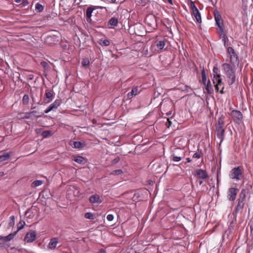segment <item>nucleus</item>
Wrapping results in <instances>:
<instances>
[{
  "label": "nucleus",
  "mask_w": 253,
  "mask_h": 253,
  "mask_svg": "<svg viewBox=\"0 0 253 253\" xmlns=\"http://www.w3.org/2000/svg\"><path fill=\"white\" fill-rule=\"evenodd\" d=\"M233 67L232 64L227 63H223L221 65L223 73L227 79V83L229 85L232 84L235 81V74Z\"/></svg>",
  "instance_id": "obj_1"
},
{
  "label": "nucleus",
  "mask_w": 253,
  "mask_h": 253,
  "mask_svg": "<svg viewBox=\"0 0 253 253\" xmlns=\"http://www.w3.org/2000/svg\"><path fill=\"white\" fill-rule=\"evenodd\" d=\"M224 125V118L220 117L218 123L215 125V132L217 138L219 140L220 144L224 139L225 129L223 128Z\"/></svg>",
  "instance_id": "obj_2"
},
{
  "label": "nucleus",
  "mask_w": 253,
  "mask_h": 253,
  "mask_svg": "<svg viewBox=\"0 0 253 253\" xmlns=\"http://www.w3.org/2000/svg\"><path fill=\"white\" fill-rule=\"evenodd\" d=\"M227 52L229 56L231 64L233 67H238L240 63L239 58L234 49L229 46L227 48Z\"/></svg>",
  "instance_id": "obj_3"
},
{
  "label": "nucleus",
  "mask_w": 253,
  "mask_h": 253,
  "mask_svg": "<svg viewBox=\"0 0 253 253\" xmlns=\"http://www.w3.org/2000/svg\"><path fill=\"white\" fill-rule=\"evenodd\" d=\"M212 82L214 84L215 90L217 92L223 94L224 93V84L222 82V78L220 75H213Z\"/></svg>",
  "instance_id": "obj_4"
},
{
  "label": "nucleus",
  "mask_w": 253,
  "mask_h": 253,
  "mask_svg": "<svg viewBox=\"0 0 253 253\" xmlns=\"http://www.w3.org/2000/svg\"><path fill=\"white\" fill-rule=\"evenodd\" d=\"M246 191L245 189H243L239 195V197L238 199V204L234 210L235 211L236 213L238 212L244 207L246 201Z\"/></svg>",
  "instance_id": "obj_5"
},
{
  "label": "nucleus",
  "mask_w": 253,
  "mask_h": 253,
  "mask_svg": "<svg viewBox=\"0 0 253 253\" xmlns=\"http://www.w3.org/2000/svg\"><path fill=\"white\" fill-rule=\"evenodd\" d=\"M230 177L237 180H240L242 179V172L240 167L234 168L231 170L230 173Z\"/></svg>",
  "instance_id": "obj_6"
},
{
  "label": "nucleus",
  "mask_w": 253,
  "mask_h": 253,
  "mask_svg": "<svg viewBox=\"0 0 253 253\" xmlns=\"http://www.w3.org/2000/svg\"><path fill=\"white\" fill-rule=\"evenodd\" d=\"M231 114L233 118V121L235 123L240 124L242 122L243 119V115L240 111L234 110L231 112Z\"/></svg>",
  "instance_id": "obj_7"
},
{
  "label": "nucleus",
  "mask_w": 253,
  "mask_h": 253,
  "mask_svg": "<svg viewBox=\"0 0 253 253\" xmlns=\"http://www.w3.org/2000/svg\"><path fill=\"white\" fill-rule=\"evenodd\" d=\"M191 8L192 11L193 15L196 19L197 22L198 23H201L202 19L200 13L197 7L192 1L191 2Z\"/></svg>",
  "instance_id": "obj_8"
},
{
  "label": "nucleus",
  "mask_w": 253,
  "mask_h": 253,
  "mask_svg": "<svg viewBox=\"0 0 253 253\" xmlns=\"http://www.w3.org/2000/svg\"><path fill=\"white\" fill-rule=\"evenodd\" d=\"M238 193V189L235 188H230L228 190L227 198L230 201L236 199Z\"/></svg>",
  "instance_id": "obj_9"
},
{
  "label": "nucleus",
  "mask_w": 253,
  "mask_h": 253,
  "mask_svg": "<svg viewBox=\"0 0 253 253\" xmlns=\"http://www.w3.org/2000/svg\"><path fill=\"white\" fill-rule=\"evenodd\" d=\"M36 235V231H30L26 234L25 237V241L28 243L32 242L35 240Z\"/></svg>",
  "instance_id": "obj_10"
},
{
  "label": "nucleus",
  "mask_w": 253,
  "mask_h": 253,
  "mask_svg": "<svg viewBox=\"0 0 253 253\" xmlns=\"http://www.w3.org/2000/svg\"><path fill=\"white\" fill-rule=\"evenodd\" d=\"M214 19L216 22V25L218 26V27H220L223 26V22L221 18V16L219 12L217 10H215L213 12Z\"/></svg>",
  "instance_id": "obj_11"
},
{
  "label": "nucleus",
  "mask_w": 253,
  "mask_h": 253,
  "mask_svg": "<svg viewBox=\"0 0 253 253\" xmlns=\"http://www.w3.org/2000/svg\"><path fill=\"white\" fill-rule=\"evenodd\" d=\"M194 175L198 178H202L203 179L207 178L209 176L207 172L202 169H197L195 171Z\"/></svg>",
  "instance_id": "obj_12"
},
{
  "label": "nucleus",
  "mask_w": 253,
  "mask_h": 253,
  "mask_svg": "<svg viewBox=\"0 0 253 253\" xmlns=\"http://www.w3.org/2000/svg\"><path fill=\"white\" fill-rule=\"evenodd\" d=\"M89 201L91 204H100L103 200L98 194H94L89 197Z\"/></svg>",
  "instance_id": "obj_13"
},
{
  "label": "nucleus",
  "mask_w": 253,
  "mask_h": 253,
  "mask_svg": "<svg viewBox=\"0 0 253 253\" xmlns=\"http://www.w3.org/2000/svg\"><path fill=\"white\" fill-rule=\"evenodd\" d=\"M94 10V8L93 7V6H90L87 8L86 10V16L87 18V22H90L91 21L92 13Z\"/></svg>",
  "instance_id": "obj_14"
},
{
  "label": "nucleus",
  "mask_w": 253,
  "mask_h": 253,
  "mask_svg": "<svg viewBox=\"0 0 253 253\" xmlns=\"http://www.w3.org/2000/svg\"><path fill=\"white\" fill-rule=\"evenodd\" d=\"M138 92V88L137 87H134L132 88L131 91L129 92L127 94V98L130 99H131L133 96H135Z\"/></svg>",
  "instance_id": "obj_15"
},
{
  "label": "nucleus",
  "mask_w": 253,
  "mask_h": 253,
  "mask_svg": "<svg viewBox=\"0 0 253 253\" xmlns=\"http://www.w3.org/2000/svg\"><path fill=\"white\" fill-rule=\"evenodd\" d=\"M58 240L56 238H52L48 244V248L50 249H54L58 243Z\"/></svg>",
  "instance_id": "obj_16"
},
{
  "label": "nucleus",
  "mask_w": 253,
  "mask_h": 253,
  "mask_svg": "<svg viewBox=\"0 0 253 253\" xmlns=\"http://www.w3.org/2000/svg\"><path fill=\"white\" fill-rule=\"evenodd\" d=\"M53 94L51 91H46L45 93V98L44 99L45 103H49L51 101L52 99Z\"/></svg>",
  "instance_id": "obj_17"
},
{
  "label": "nucleus",
  "mask_w": 253,
  "mask_h": 253,
  "mask_svg": "<svg viewBox=\"0 0 253 253\" xmlns=\"http://www.w3.org/2000/svg\"><path fill=\"white\" fill-rule=\"evenodd\" d=\"M85 146L84 143L80 141H75L73 142V147L76 149H82Z\"/></svg>",
  "instance_id": "obj_18"
},
{
  "label": "nucleus",
  "mask_w": 253,
  "mask_h": 253,
  "mask_svg": "<svg viewBox=\"0 0 253 253\" xmlns=\"http://www.w3.org/2000/svg\"><path fill=\"white\" fill-rule=\"evenodd\" d=\"M16 234V232H15L13 233L9 234L8 235L4 236L1 237V239H2L5 242H8L10 241L11 239H12L14 237V236Z\"/></svg>",
  "instance_id": "obj_19"
},
{
  "label": "nucleus",
  "mask_w": 253,
  "mask_h": 253,
  "mask_svg": "<svg viewBox=\"0 0 253 253\" xmlns=\"http://www.w3.org/2000/svg\"><path fill=\"white\" fill-rule=\"evenodd\" d=\"M118 24V20L117 18L112 17L108 21V25L114 27L117 26Z\"/></svg>",
  "instance_id": "obj_20"
},
{
  "label": "nucleus",
  "mask_w": 253,
  "mask_h": 253,
  "mask_svg": "<svg viewBox=\"0 0 253 253\" xmlns=\"http://www.w3.org/2000/svg\"><path fill=\"white\" fill-rule=\"evenodd\" d=\"M206 89L207 90L208 93H211L213 91L212 86L211 84V82L209 80L207 83H206Z\"/></svg>",
  "instance_id": "obj_21"
},
{
  "label": "nucleus",
  "mask_w": 253,
  "mask_h": 253,
  "mask_svg": "<svg viewBox=\"0 0 253 253\" xmlns=\"http://www.w3.org/2000/svg\"><path fill=\"white\" fill-rule=\"evenodd\" d=\"M74 160L75 162L80 164H83L85 162L84 158L82 156H79L75 157Z\"/></svg>",
  "instance_id": "obj_22"
},
{
  "label": "nucleus",
  "mask_w": 253,
  "mask_h": 253,
  "mask_svg": "<svg viewBox=\"0 0 253 253\" xmlns=\"http://www.w3.org/2000/svg\"><path fill=\"white\" fill-rule=\"evenodd\" d=\"M166 45L164 41H159L156 43V46L159 49H163Z\"/></svg>",
  "instance_id": "obj_23"
},
{
  "label": "nucleus",
  "mask_w": 253,
  "mask_h": 253,
  "mask_svg": "<svg viewBox=\"0 0 253 253\" xmlns=\"http://www.w3.org/2000/svg\"><path fill=\"white\" fill-rule=\"evenodd\" d=\"M60 101L58 100H56L54 101L53 103L51 104L49 106L50 108L53 110L54 109H56L57 107L60 105Z\"/></svg>",
  "instance_id": "obj_24"
},
{
  "label": "nucleus",
  "mask_w": 253,
  "mask_h": 253,
  "mask_svg": "<svg viewBox=\"0 0 253 253\" xmlns=\"http://www.w3.org/2000/svg\"><path fill=\"white\" fill-rule=\"evenodd\" d=\"M10 157V155L8 153H3L0 155V162L6 161Z\"/></svg>",
  "instance_id": "obj_25"
},
{
  "label": "nucleus",
  "mask_w": 253,
  "mask_h": 253,
  "mask_svg": "<svg viewBox=\"0 0 253 253\" xmlns=\"http://www.w3.org/2000/svg\"><path fill=\"white\" fill-rule=\"evenodd\" d=\"M44 6L41 3L38 2L35 5V9L38 12H41L43 11Z\"/></svg>",
  "instance_id": "obj_26"
},
{
  "label": "nucleus",
  "mask_w": 253,
  "mask_h": 253,
  "mask_svg": "<svg viewBox=\"0 0 253 253\" xmlns=\"http://www.w3.org/2000/svg\"><path fill=\"white\" fill-rule=\"evenodd\" d=\"M201 75H202V83L206 85V83L207 82V77L206 72L204 69H203L201 72Z\"/></svg>",
  "instance_id": "obj_27"
},
{
  "label": "nucleus",
  "mask_w": 253,
  "mask_h": 253,
  "mask_svg": "<svg viewBox=\"0 0 253 253\" xmlns=\"http://www.w3.org/2000/svg\"><path fill=\"white\" fill-rule=\"evenodd\" d=\"M182 157L180 156H176L175 154H172L171 156V159L173 162H179L181 159Z\"/></svg>",
  "instance_id": "obj_28"
},
{
  "label": "nucleus",
  "mask_w": 253,
  "mask_h": 253,
  "mask_svg": "<svg viewBox=\"0 0 253 253\" xmlns=\"http://www.w3.org/2000/svg\"><path fill=\"white\" fill-rule=\"evenodd\" d=\"M15 224V217L14 215H11L10 217V221L8 224V228L12 227Z\"/></svg>",
  "instance_id": "obj_29"
},
{
  "label": "nucleus",
  "mask_w": 253,
  "mask_h": 253,
  "mask_svg": "<svg viewBox=\"0 0 253 253\" xmlns=\"http://www.w3.org/2000/svg\"><path fill=\"white\" fill-rule=\"evenodd\" d=\"M99 43L102 46H108L110 44V42L107 40H100Z\"/></svg>",
  "instance_id": "obj_30"
},
{
  "label": "nucleus",
  "mask_w": 253,
  "mask_h": 253,
  "mask_svg": "<svg viewBox=\"0 0 253 253\" xmlns=\"http://www.w3.org/2000/svg\"><path fill=\"white\" fill-rule=\"evenodd\" d=\"M42 183H43L42 181L40 180H37L34 181L32 183V185L33 187H37L41 185L42 184Z\"/></svg>",
  "instance_id": "obj_31"
},
{
  "label": "nucleus",
  "mask_w": 253,
  "mask_h": 253,
  "mask_svg": "<svg viewBox=\"0 0 253 253\" xmlns=\"http://www.w3.org/2000/svg\"><path fill=\"white\" fill-rule=\"evenodd\" d=\"M84 217L88 219H93L94 218V215L91 212H86L84 214Z\"/></svg>",
  "instance_id": "obj_32"
},
{
  "label": "nucleus",
  "mask_w": 253,
  "mask_h": 253,
  "mask_svg": "<svg viewBox=\"0 0 253 253\" xmlns=\"http://www.w3.org/2000/svg\"><path fill=\"white\" fill-rule=\"evenodd\" d=\"M89 61L87 58L84 59L82 61V65L84 68H86V67L89 65Z\"/></svg>",
  "instance_id": "obj_33"
},
{
  "label": "nucleus",
  "mask_w": 253,
  "mask_h": 253,
  "mask_svg": "<svg viewBox=\"0 0 253 253\" xmlns=\"http://www.w3.org/2000/svg\"><path fill=\"white\" fill-rule=\"evenodd\" d=\"M29 101V97L28 95L25 94L23 96V99H22V101H23V104H27L28 103Z\"/></svg>",
  "instance_id": "obj_34"
},
{
  "label": "nucleus",
  "mask_w": 253,
  "mask_h": 253,
  "mask_svg": "<svg viewBox=\"0 0 253 253\" xmlns=\"http://www.w3.org/2000/svg\"><path fill=\"white\" fill-rule=\"evenodd\" d=\"M122 173H123V171L121 169L115 170L112 171L111 172V174H112V175H121Z\"/></svg>",
  "instance_id": "obj_35"
},
{
  "label": "nucleus",
  "mask_w": 253,
  "mask_h": 253,
  "mask_svg": "<svg viewBox=\"0 0 253 253\" xmlns=\"http://www.w3.org/2000/svg\"><path fill=\"white\" fill-rule=\"evenodd\" d=\"M50 130H44L42 133V135L43 138H46L51 133Z\"/></svg>",
  "instance_id": "obj_36"
},
{
  "label": "nucleus",
  "mask_w": 253,
  "mask_h": 253,
  "mask_svg": "<svg viewBox=\"0 0 253 253\" xmlns=\"http://www.w3.org/2000/svg\"><path fill=\"white\" fill-rule=\"evenodd\" d=\"M25 222L23 221H20L19 223H18V230H20V229H22L23 227H24V226L25 225Z\"/></svg>",
  "instance_id": "obj_37"
},
{
  "label": "nucleus",
  "mask_w": 253,
  "mask_h": 253,
  "mask_svg": "<svg viewBox=\"0 0 253 253\" xmlns=\"http://www.w3.org/2000/svg\"><path fill=\"white\" fill-rule=\"evenodd\" d=\"M218 33L220 36V37H222L223 35H225V34L223 32V29L222 28V27H218Z\"/></svg>",
  "instance_id": "obj_38"
},
{
  "label": "nucleus",
  "mask_w": 253,
  "mask_h": 253,
  "mask_svg": "<svg viewBox=\"0 0 253 253\" xmlns=\"http://www.w3.org/2000/svg\"><path fill=\"white\" fill-rule=\"evenodd\" d=\"M222 39V41L223 42L224 46L226 47V40L227 38L226 37V35H223L222 37H221Z\"/></svg>",
  "instance_id": "obj_39"
},
{
  "label": "nucleus",
  "mask_w": 253,
  "mask_h": 253,
  "mask_svg": "<svg viewBox=\"0 0 253 253\" xmlns=\"http://www.w3.org/2000/svg\"><path fill=\"white\" fill-rule=\"evenodd\" d=\"M213 75H220L218 74V69L217 67H213Z\"/></svg>",
  "instance_id": "obj_40"
},
{
  "label": "nucleus",
  "mask_w": 253,
  "mask_h": 253,
  "mask_svg": "<svg viewBox=\"0 0 253 253\" xmlns=\"http://www.w3.org/2000/svg\"><path fill=\"white\" fill-rule=\"evenodd\" d=\"M201 157V153L199 152H196L193 156V158L199 159Z\"/></svg>",
  "instance_id": "obj_41"
},
{
  "label": "nucleus",
  "mask_w": 253,
  "mask_h": 253,
  "mask_svg": "<svg viewBox=\"0 0 253 253\" xmlns=\"http://www.w3.org/2000/svg\"><path fill=\"white\" fill-rule=\"evenodd\" d=\"M120 160V158L119 157H117L115 158V159H114L112 161V164H116L118 163Z\"/></svg>",
  "instance_id": "obj_42"
},
{
  "label": "nucleus",
  "mask_w": 253,
  "mask_h": 253,
  "mask_svg": "<svg viewBox=\"0 0 253 253\" xmlns=\"http://www.w3.org/2000/svg\"><path fill=\"white\" fill-rule=\"evenodd\" d=\"M106 218L108 221H111L113 220L114 216L113 214H110L107 215Z\"/></svg>",
  "instance_id": "obj_43"
},
{
  "label": "nucleus",
  "mask_w": 253,
  "mask_h": 253,
  "mask_svg": "<svg viewBox=\"0 0 253 253\" xmlns=\"http://www.w3.org/2000/svg\"><path fill=\"white\" fill-rule=\"evenodd\" d=\"M29 4V1L28 0H23L22 5L23 7L27 6Z\"/></svg>",
  "instance_id": "obj_44"
},
{
  "label": "nucleus",
  "mask_w": 253,
  "mask_h": 253,
  "mask_svg": "<svg viewBox=\"0 0 253 253\" xmlns=\"http://www.w3.org/2000/svg\"><path fill=\"white\" fill-rule=\"evenodd\" d=\"M171 122L169 121V119H167V122L166 123V125L168 127H169L171 125Z\"/></svg>",
  "instance_id": "obj_45"
},
{
  "label": "nucleus",
  "mask_w": 253,
  "mask_h": 253,
  "mask_svg": "<svg viewBox=\"0 0 253 253\" xmlns=\"http://www.w3.org/2000/svg\"><path fill=\"white\" fill-rule=\"evenodd\" d=\"M51 110H52L49 106L48 107V108L44 111V113L45 114H47L48 113H49L50 111H51Z\"/></svg>",
  "instance_id": "obj_46"
},
{
  "label": "nucleus",
  "mask_w": 253,
  "mask_h": 253,
  "mask_svg": "<svg viewBox=\"0 0 253 253\" xmlns=\"http://www.w3.org/2000/svg\"><path fill=\"white\" fill-rule=\"evenodd\" d=\"M41 64L44 67H46L47 66V63L45 61L42 62Z\"/></svg>",
  "instance_id": "obj_47"
},
{
  "label": "nucleus",
  "mask_w": 253,
  "mask_h": 253,
  "mask_svg": "<svg viewBox=\"0 0 253 253\" xmlns=\"http://www.w3.org/2000/svg\"><path fill=\"white\" fill-rule=\"evenodd\" d=\"M37 113V111H31L28 113H27V114L29 115V116H31L32 115H34L35 114H36Z\"/></svg>",
  "instance_id": "obj_48"
},
{
  "label": "nucleus",
  "mask_w": 253,
  "mask_h": 253,
  "mask_svg": "<svg viewBox=\"0 0 253 253\" xmlns=\"http://www.w3.org/2000/svg\"><path fill=\"white\" fill-rule=\"evenodd\" d=\"M53 38V37L49 36V37H47V40H49V41H51Z\"/></svg>",
  "instance_id": "obj_49"
},
{
  "label": "nucleus",
  "mask_w": 253,
  "mask_h": 253,
  "mask_svg": "<svg viewBox=\"0 0 253 253\" xmlns=\"http://www.w3.org/2000/svg\"><path fill=\"white\" fill-rule=\"evenodd\" d=\"M4 175V173L3 171L0 172V177H2Z\"/></svg>",
  "instance_id": "obj_50"
},
{
  "label": "nucleus",
  "mask_w": 253,
  "mask_h": 253,
  "mask_svg": "<svg viewBox=\"0 0 253 253\" xmlns=\"http://www.w3.org/2000/svg\"><path fill=\"white\" fill-rule=\"evenodd\" d=\"M167 1L170 4H173L172 0H167Z\"/></svg>",
  "instance_id": "obj_51"
},
{
  "label": "nucleus",
  "mask_w": 253,
  "mask_h": 253,
  "mask_svg": "<svg viewBox=\"0 0 253 253\" xmlns=\"http://www.w3.org/2000/svg\"><path fill=\"white\" fill-rule=\"evenodd\" d=\"M186 160H187V163H190L191 162V159L190 158H187L186 159Z\"/></svg>",
  "instance_id": "obj_52"
},
{
  "label": "nucleus",
  "mask_w": 253,
  "mask_h": 253,
  "mask_svg": "<svg viewBox=\"0 0 253 253\" xmlns=\"http://www.w3.org/2000/svg\"><path fill=\"white\" fill-rule=\"evenodd\" d=\"M219 183V178H218V177L217 176V185H218Z\"/></svg>",
  "instance_id": "obj_53"
},
{
  "label": "nucleus",
  "mask_w": 253,
  "mask_h": 253,
  "mask_svg": "<svg viewBox=\"0 0 253 253\" xmlns=\"http://www.w3.org/2000/svg\"><path fill=\"white\" fill-rule=\"evenodd\" d=\"M21 1V0H14V1L16 3H19Z\"/></svg>",
  "instance_id": "obj_54"
},
{
  "label": "nucleus",
  "mask_w": 253,
  "mask_h": 253,
  "mask_svg": "<svg viewBox=\"0 0 253 253\" xmlns=\"http://www.w3.org/2000/svg\"><path fill=\"white\" fill-rule=\"evenodd\" d=\"M111 1L112 3H115L116 0H111Z\"/></svg>",
  "instance_id": "obj_55"
},
{
  "label": "nucleus",
  "mask_w": 253,
  "mask_h": 253,
  "mask_svg": "<svg viewBox=\"0 0 253 253\" xmlns=\"http://www.w3.org/2000/svg\"><path fill=\"white\" fill-rule=\"evenodd\" d=\"M203 181H202V180L200 181H199V184L201 185L203 183Z\"/></svg>",
  "instance_id": "obj_56"
},
{
  "label": "nucleus",
  "mask_w": 253,
  "mask_h": 253,
  "mask_svg": "<svg viewBox=\"0 0 253 253\" xmlns=\"http://www.w3.org/2000/svg\"><path fill=\"white\" fill-rule=\"evenodd\" d=\"M42 114H41L40 115H39V116H37V118H39V117H41L42 116Z\"/></svg>",
  "instance_id": "obj_57"
},
{
  "label": "nucleus",
  "mask_w": 253,
  "mask_h": 253,
  "mask_svg": "<svg viewBox=\"0 0 253 253\" xmlns=\"http://www.w3.org/2000/svg\"><path fill=\"white\" fill-rule=\"evenodd\" d=\"M251 230H252H252H253V227H252V226H251Z\"/></svg>",
  "instance_id": "obj_58"
}]
</instances>
